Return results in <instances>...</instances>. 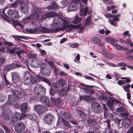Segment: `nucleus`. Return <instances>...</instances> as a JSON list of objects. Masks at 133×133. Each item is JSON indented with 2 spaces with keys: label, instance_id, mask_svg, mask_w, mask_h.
<instances>
[{
  "label": "nucleus",
  "instance_id": "27",
  "mask_svg": "<svg viewBox=\"0 0 133 133\" xmlns=\"http://www.w3.org/2000/svg\"><path fill=\"white\" fill-rule=\"evenodd\" d=\"M86 21L84 23L85 26H87L90 24H92L91 20V16H89L86 19Z\"/></svg>",
  "mask_w": 133,
  "mask_h": 133
},
{
  "label": "nucleus",
  "instance_id": "16",
  "mask_svg": "<svg viewBox=\"0 0 133 133\" xmlns=\"http://www.w3.org/2000/svg\"><path fill=\"white\" fill-rule=\"evenodd\" d=\"M12 114L10 110H5L3 113L2 116L3 118L6 120H9Z\"/></svg>",
  "mask_w": 133,
  "mask_h": 133
},
{
  "label": "nucleus",
  "instance_id": "61",
  "mask_svg": "<svg viewBox=\"0 0 133 133\" xmlns=\"http://www.w3.org/2000/svg\"><path fill=\"white\" fill-rule=\"evenodd\" d=\"M46 18H47V17L46 15V14L45 13V14L42 15L41 19V20H42Z\"/></svg>",
  "mask_w": 133,
  "mask_h": 133
},
{
  "label": "nucleus",
  "instance_id": "20",
  "mask_svg": "<svg viewBox=\"0 0 133 133\" xmlns=\"http://www.w3.org/2000/svg\"><path fill=\"white\" fill-rule=\"evenodd\" d=\"M20 9L21 12L24 13H27L28 11V6L27 4H23L21 3L20 5Z\"/></svg>",
  "mask_w": 133,
  "mask_h": 133
},
{
  "label": "nucleus",
  "instance_id": "25",
  "mask_svg": "<svg viewBox=\"0 0 133 133\" xmlns=\"http://www.w3.org/2000/svg\"><path fill=\"white\" fill-rule=\"evenodd\" d=\"M88 11V8L87 7L85 8L84 10V9H81L80 10V14L81 16H82L83 18H84L85 15Z\"/></svg>",
  "mask_w": 133,
  "mask_h": 133
},
{
  "label": "nucleus",
  "instance_id": "44",
  "mask_svg": "<svg viewBox=\"0 0 133 133\" xmlns=\"http://www.w3.org/2000/svg\"><path fill=\"white\" fill-rule=\"evenodd\" d=\"M5 62V60L4 58H0V66H1Z\"/></svg>",
  "mask_w": 133,
  "mask_h": 133
},
{
  "label": "nucleus",
  "instance_id": "11",
  "mask_svg": "<svg viewBox=\"0 0 133 133\" xmlns=\"http://www.w3.org/2000/svg\"><path fill=\"white\" fill-rule=\"evenodd\" d=\"M74 2H72L68 8V12L71 11H75L76 9V3H79L80 4L81 2L79 0H73Z\"/></svg>",
  "mask_w": 133,
  "mask_h": 133
},
{
  "label": "nucleus",
  "instance_id": "30",
  "mask_svg": "<svg viewBox=\"0 0 133 133\" xmlns=\"http://www.w3.org/2000/svg\"><path fill=\"white\" fill-rule=\"evenodd\" d=\"M62 117L65 119H67L71 117V116L69 113L66 112L63 113L62 115Z\"/></svg>",
  "mask_w": 133,
  "mask_h": 133
},
{
  "label": "nucleus",
  "instance_id": "51",
  "mask_svg": "<svg viewBox=\"0 0 133 133\" xmlns=\"http://www.w3.org/2000/svg\"><path fill=\"white\" fill-rule=\"evenodd\" d=\"M39 51L41 53L42 55H45L46 53V52L44 50H41L40 49Z\"/></svg>",
  "mask_w": 133,
  "mask_h": 133
},
{
  "label": "nucleus",
  "instance_id": "64",
  "mask_svg": "<svg viewBox=\"0 0 133 133\" xmlns=\"http://www.w3.org/2000/svg\"><path fill=\"white\" fill-rule=\"evenodd\" d=\"M117 110L120 112H123L124 110L123 108L122 107H119L117 109Z\"/></svg>",
  "mask_w": 133,
  "mask_h": 133
},
{
  "label": "nucleus",
  "instance_id": "42",
  "mask_svg": "<svg viewBox=\"0 0 133 133\" xmlns=\"http://www.w3.org/2000/svg\"><path fill=\"white\" fill-rule=\"evenodd\" d=\"M69 88L68 87H65L61 90V91L63 94H65L69 90Z\"/></svg>",
  "mask_w": 133,
  "mask_h": 133
},
{
  "label": "nucleus",
  "instance_id": "9",
  "mask_svg": "<svg viewBox=\"0 0 133 133\" xmlns=\"http://www.w3.org/2000/svg\"><path fill=\"white\" fill-rule=\"evenodd\" d=\"M47 64L44 63L42 64L41 65V72L42 76H48L51 72L50 69H46V68Z\"/></svg>",
  "mask_w": 133,
  "mask_h": 133
},
{
  "label": "nucleus",
  "instance_id": "2",
  "mask_svg": "<svg viewBox=\"0 0 133 133\" xmlns=\"http://www.w3.org/2000/svg\"><path fill=\"white\" fill-rule=\"evenodd\" d=\"M13 95H10L8 97L9 101L7 104L9 105H11L13 102L17 98H22L24 96V93L22 91H19L17 90H14L13 92Z\"/></svg>",
  "mask_w": 133,
  "mask_h": 133
},
{
  "label": "nucleus",
  "instance_id": "54",
  "mask_svg": "<svg viewBox=\"0 0 133 133\" xmlns=\"http://www.w3.org/2000/svg\"><path fill=\"white\" fill-rule=\"evenodd\" d=\"M3 128L5 130V131L8 133H10V131L8 128L6 127L5 126H3Z\"/></svg>",
  "mask_w": 133,
  "mask_h": 133
},
{
  "label": "nucleus",
  "instance_id": "60",
  "mask_svg": "<svg viewBox=\"0 0 133 133\" xmlns=\"http://www.w3.org/2000/svg\"><path fill=\"white\" fill-rule=\"evenodd\" d=\"M52 6L54 7V9H56L57 8L58 6L57 4L54 2H52Z\"/></svg>",
  "mask_w": 133,
  "mask_h": 133
},
{
  "label": "nucleus",
  "instance_id": "43",
  "mask_svg": "<svg viewBox=\"0 0 133 133\" xmlns=\"http://www.w3.org/2000/svg\"><path fill=\"white\" fill-rule=\"evenodd\" d=\"M59 83L62 85V87H63L64 85H65L66 82L65 80L62 79H59L58 81Z\"/></svg>",
  "mask_w": 133,
  "mask_h": 133
},
{
  "label": "nucleus",
  "instance_id": "5",
  "mask_svg": "<svg viewBox=\"0 0 133 133\" xmlns=\"http://www.w3.org/2000/svg\"><path fill=\"white\" fill-rule=\"evenodd\" d=\"M34 91L35 95L40 96L44 95L46 92L45 88L39 84L35 85Z\"/></svg>",
  "mask_w": 133,
  "mask_h": 133
},
{
  "label": "nucleus",
  "instance_id": "13",
  "mask_svg": "<svg viewBox=\"0 0 133 133\" xmlns=\"http://www.w3.org/2000/svg\"><path fill=\"white\" fill-rule=\"evenodd\" d=\"M20 65L18 64L14 63L9 65H6L4 67L5 71H8L15 68L21 67Z\"/></svg>",
  "mask_w": 133,
  "mask_h": 133
},
{
  "label": "nucleus",
  "instance_id": "7",
  "mask_svg": "<svg viewBox=\"0 0 133 133\" xmlns=\"http://www.w3.org/2000/svg\"><path fill=\"white\" fill-rule=\"evenodd\" d=\"M14 128L17 132L21 133L25 130V127L23 122H17L15 124Z\"/></svg>",
  "mask_w": 133,
  "mask_h": 133
},
{
  "label": "nucleus",
  "instance_id": "36",
  "mask_svg": "<svg viewBox=\"0 0 133 133\" xmlns=\"http://www.w3.org/2000/svg\"><path fill=\"white\" fill-rule=\"evenodd\" d=\"M46 14L47 18L53 17L55 16V13L52 12H49Z\"/></svg>",
  "mask_w": 133,
  "mask_h": 133
},
{
  "label": "nucleus",
  "instance_id": "38",
  "mask_svg": "<svg viewBox=\"0 0 133 133\" xmlns=\"http://www.w3.org/2000/svg\"><path fill=\"white\" fill-rule=\"evenodd\" d=\"M109 22L112 25L116 26H117V23L113 19H109Z\"/></svg>",
  "mask_w": 133,
  "mask_h": 133
},
{
  "label": "nucleus",
  "instance_id": "37",
  "mask_svg": "<svg viewBox=\"0 0 133 133\" xmlns=\"http://www.w3.org/2000/svg\"><path fill=\"white\" fill-rule=\"evenodd\" d=\"M14 38H15V39L16 40L18 41H19L20 40L21 38L25 39V37L24 36H14Z\"/></svg>",
  "mask_w": 133,
  "mask_h": 133
},
{
  "label": "nucleus",
  "instance_id": "23",
  "mask_svg": "<svg viewBox=\"0 0 133 133\" xmlns=\"http://www.w3.org/2000/svg\"><path fill=\"white\" fill-rule=\"evenodd\" d=\"M28 107V103L27 102H24L22 104L20 107L22 111L23 112H26L27 110Z\"/></svg>",
  "mask_w": 133,
  "mask_h": 133
},
{
  "label": "nucleus",
  "instance_id": "56",
  "mask_svg": "<svg viewBox=\"0 0 133 133\" xmlns=\"http://www.w3.org/2000/svg\"><path fill=\"white\" fill-rule=\"evenodd\" d=\"M5 48L4 46H2L0 47V51L3 52L5 50Z\"/></svg>",
  "mask_w": 133,
  "mask_h": 133
},
{
  "label": "nucleus",
  "instance_id": "22",
  "mask_svg": "<svg viewBox=\"0 0 133 133\" xmlns=\"http://www.w3.org/2000/svg\"><path fill=\"white\" fill-rule=\"evenodd\" d=\"M61 122H63L64 124L68 128L70 127L71 125L70 123L67 121L63 119H59L57 122V124L58 125H60ZM62 124V123H61Z\"/></svg>",
  "mask_w": 133,
  "mask_h": 133
},
{
  "label": "nucleus",
  "instance_id": "55",
  "mask_svg": "<svg viewBox=\"0 0 133 133\" xmlns=\"http://www.w3.org/2000/svg\"><path fill=\"white\" fill-rule=\"evenodd\" d=\"M127 42L129 45L131 46H132L133 45L132 43L131 42V40L130 39H128L127 40Z\"/></svg>",
  "mask_w": 133,
  "mask_h": 133
},
{
  "label": "nucleus",
  "instance_id": "32",
  "mask_svg": "<svg viewBox=\"0 0 133 133\" xmlns=\"http://www.w3.org/2000/svg\"><path fill=\"white\" fill-rule=\"evenodd\" d=\"M27 31L30 33H38V29L37 28H35L34 29H28Z\"/></svg>",
  "mask_w": 133,
  "mask_h": 133
},
{
  "label": "nucleus",
  "instance_id": "53",
  "mask_svg": "<svg viewBox=\"0 0 133 133\" xmlns=\"http://www.w3.org/2000/svg\"><path fill=\"white\" fill-rule=\"evenodd\" d=\"M5 98V97H3L1 95H0V102H3Z\"/></svg>",
  "mask_w": 133,
  "mask_h": 133
},
{
  "label": "nucleus",
  "instance_id": "47",
  "mask_svg": "<svg viewBox=\"0 0 133 133\" xmlns=\"http://www.w3.org/2000/svg\"><path fill=\"white\" fill-rule=\"evenodd\" d=\"M45 61L48 62L49 65H50L51 67H54L53 63L52 61H50L49 62H48L47 61V59H45Z\"/></svg>",
  "mask_w": 133,
  "mask_h": 133
},
{
  "label": "nucleus",
  "instance_id": "18",
  "mask_svg": "<svg viewBox=\"0 0 133 133\" xmlns=\"http://www.w3.org/2000/svg\"><path fill=\"white\" fill-rule=\"evenodd\" d=\"M40 100L42 103L48 107H49L50 106V101L47 97L44 96L41 97Z\"/></svg>",
  "mask_w": 133,
  "mask_h": 133
},
{
  "label": "nucleus",
  "instance_id": "41",
  "mask_svg": "<svg viewBox=\"0 0 133 133\" xmlns=\"http://www.w3.org/2000/svg\"><path fill=\"white\" fill-rule=\"evenodd\" d=\"M118 40L116 39H114L112 38L111 41L110 42L112 44V45L114 46L115 44H116L118 42Z\"/></svg>",
  "mask_w": 133,
  "mask_h": 133
},
{
  "label": "nucleus",
  "instance_id": "29",
  "mask_svg": "<svg viewBox=\"0 0 133 133\" xmlns=\"http://www.w3.org/2000/svg\"><path fill=\"white\" fill-rule=\"evenodd\" d=\"M83 89L85 92L88 94H91L94 93V91L91 89L83 88Z\"/></svg>",
  "mask_w": 133,
  "mask_h": 133
},
{
  "label": "nucleus",
  "instance_id": "19",
  "mask_svg": "<svg viewBox=\"0 0 133 133\" xmlns=\"http://www.w3.org/2000/svg\"><path fill=\"white\" fill-rule=\"evenodd\" d=\"M9 51L11 54H16L18 55L19 58L21 59L19 55L22 52V50L15 48L9 50Z\"/></svg>",
  "mask_w": 133,
  "mask_h": 133
},
{
  "label": "nucleus",
  "instance_id": "14",
  "mask_svg": "<svg viewBox=\"0 0 133 133\" xmlns=\"http://www.w3.org/2000/svg\"><path fill=\"white\" fill-rule=\"evenodd\" d=\"M37 29L38 33H39L40 32L44 33L54 32L56 31V29H49L41 26H39L37 28Z\"/></svg>",
  "mask_w": 133,
  "mask_h": 133
},
{
  "label": "nucleus",
  "instance_id": "33",
  "mask_svg": "<svg viewBox=\"0 0 133 133\" xmlns=\"http://www.w3.org/2000/svg\"><path fill=\"white\" fill-rule=\"evenodd\" d=\"M81 18L78 17L76 15L74 19L72 22L74 24H77L80 21Z\"/></svg>",
  "mask_w": 133,
  "mask_h": 133
},
{
  "label": "nucleus",
  "instance_id": "58",
  "mask_svg": "<svg viewBox=\"0 0 133 133\" xmlns=\"http://www.w3.org/2000/svg\"><path fill=\"white\" fill-rule=\"evenodd\" d=\"M106 122L108 124V128L110 129V120L109 119L107 120L106 121Z\"/></svg>",
  "mask_w": 133,
  "mask_h": 133
},
{
  "label": "nucleus",
  "instance_id": "3",
  "mask_svg": "<svg viewBox=\"0 0 133 133\" xmlns=\"http://www.w3.org/2000/svg\"><path fill=\"white\" fill-rule=\"evenodd\" d=\"M24 80L22 83L25 85L34 84L36 82L35 78L33 76H30V75L28 72H25L24 74Z\"/></svg>",
  "mask_w": 133,
  "mask_h": 133
},
{
  "label": "nucleus",
  "instance_id": "17",
  "mask_svg": "<svg viewBox=\"0 0 133 133\" xmlns=\"http://www.w3.org/2000/svg\"><path fill=\"white\" fill-rule=\"evenodd\" d=\"M12 82L15 83L18 82L20 80V78L17 72H13L11 73Z\"/></svg>",
  "mask_w": 133,
  "mask_h": 133
},
{
  "label": "nucleus",
  "instance_id": "35",
  "mask_svg": "<svg viewBox=\"0 0 133 133\" xmlns=\"http://www.w3.org/2000/svg\"><path fill=\"white\" fill-rule=\"evenodd\" d=\"M114 46L116 49L119 50H122L124 49V47L123 46L117 44H115Z\"/></svg>",
  "mask_w": 133,
  "mask_h": 133
},
{
  "label": "nucleus",
  "instance_id": "59",
  "mask_svg": "<svg viewBox=\"0 0 133 133\" xmlns=\"http://www.w3.org/2000/svg\"><path fill=\"white\" fill-rule=\"evenodd\" d=\"M126 133H133V127L130 128Z\"/></svg>",
  "mask_w": 133,
  "mask_h": 133
},
{
  "label": "nucleus",
  "instance_id": "46",
  "mask_svg": "<svg viewBox=\"0 0 133 133\" xmlns=\"http://www.w3.org/2000/svg\"><path fill=\"white\" fill-rule=\"evenodd\" d=\"M75 25V26L77 25L78 26L76 28H70V29H69L70 30H71V29H76L80 28V29L82 30V29H84V27H80V25Z\"/></svg>",
  "mask_w": 133,
  "mask_h": 133
},
{
  "label": "nucleus",
  "instance_id": "48",
  "mask_svg": "<svg viewBox=\"0 0 133 133\" xmlns=\"http://www.w3.org/2000/svg\"><path fill=\"white\" fill-rule=\"evenodd\" d=\"M117 83L119 85H121L122 84H124L125 82L123 80H119L118 81Z\"/></svg>",
  "mask_w": 133,
  "mask_h": 133
},
{
  "label": "nucleus",
  "instance_id": "52",
  "mask_svg": "<svg viewBox=\"0 0 133 133\" xmlns=\"http://www.w3.org/2000/svg\"><path fill=\"white\" fill-rule=\"evenodd\" d=\"M106 17L108 18H112V17L113 16V15H111V14H106L104 15Z\"/></svg>",
  "mask_w": 133,
  "mask_h": 133
},
{
  "label": "nucleus",
  "instance_id": "26",
  "mask_svg": "<svg viewBox=\"0 0 133 133\" xmlns=\"http://www.w3.org/2000/svg\"><path fill=\"white\" fill-rule=\"evenodd\" d=\"M86 122L90 126H94L97 123V122L95 120L91 119L87 120Z\"/></svg>",
  "mask_w": 133,
  "mask_h": 133
},
{
  "label": "nucleus",
  "instance_id": "12",
  "mask_svg": "<svg viewBox=\"0 0 133 133\" xmlns=\"http://www.w3.org/2000/svg\"><path fill=\"white\" fill-rule=\"evenodd\" d=\"M54 118V116L51 114L45 115L43 117L44 121L46 123L51 124Z\"/></svg>",
  "mask_w": 133,
  "mask_h": 133
},
{
  "label": "nucleus",
  "instance_id": "40",
  "mask_svg": "<svg viewBox=\"0 0 133 133\" xmlns=\"http://www.w3.org/2000/svg\"><path fill=\"white\" fill-rule=\"evenodd\" d=\"M130 84H127L125 86L123 85V88L125 91L128 92L129 91V88L130 87Z\"/></svg>",
  "mask_w": 133,
  "mask_h": 133
},
{
  "label": "nucleus",
  "instance_id": "10",
  "mask_svg": "<svg viewBox=\"0 0 133 133\" xmlns=\"http://www.w3.org/2000/svg\"><path fill=\"white\" fill-rule=\"evenodd\" d=\"M91 108L93 111L97 113L101 112V106L99 104L96 102H93L91 103Z\"/></svg>",
  "mask_w": 133,
  "mask_h": 133
},
{
  "label": "nucleus",
  "instance_id": "63",
  "mask_svg": "<svg viewBox=\"0 0 133 133\" xmlns=\"http://www.w3.org/2000/svg\"><path fill=\"white\" fill-rule=\"evenodd\" d=\"M84 77L86 79H91L92 80H94L93 78H92L89 76H84Z\"/></svg>",
  "mask_w": 133,
  "mask_h": 133
},
{
  "label": "nucleus",
  "instance_id": "24",
  "mask_svg": "<svg viewBox=\"0 0 133 133\" xmlns=\"http://www.w3.org/2000/svg\"><path fill=\"white\" fill-rule=\"evenodd\" d=\"M119 103V101L117 99H112V100H110L109 102L108 103V105L110 107H111L114 104H116Z\"/></svg>",
  "mask_w": 133,
  "mask_h": 133
},
{
  "label": "nucleus",
  "instance_id": "8",
  "mask_svg": "<svg viewBox=\"0 0 133 133\" xmlns=\"http://www.w3.org/2000/svg\"><path fill=\"white\" fill-rule=\"evenodd\" d=\"M7 14L8 16H6L11 19H17L19 17L18 13L16 10L10 9L8 11Z\"/></svg>",
  "mask_w": 133,
  "mask_h": 133
},
{
  "label": "nucleus",
  "instance_id": "4",
  "mask_svg": "<svg viewBox=\"0 0 133 133\" xmlns=\"http://www.w3.org/2000/svg\"><path fill=\"white\" fill-rule=\"evenodd\" d=\"M34 12L31 14L29 16L24 18V20L27 21L29 20H33L34 19H38L41 14V12L39 8H34Z\"/></svg>",
  "mask_w": 133,
  "mask_h": 133
},
{
  "label": "nucleus",
  "instance_id": "21",
  "mask_svg": "<svg viewBox=\"0 0 133 133\" xmlns=\"http://www.w3.org/2000/svg\"><path fill=\"white\" fill-rule=\"evenodd\" d=\"M27 117L30 119L35 121L37 119V116L35 114L30 113L26 114L25 116Z\"/></svg>",
  "mask_w": 133,
  "mask_h": 133
},
{
  "label": "nucleus",
  "instance_id": "34",
  "mask_svg": "<svg viewBox=\"0 0 133 133\" xmlns=\"http://www.w3.org/2000/svg\"><path fill=\"white\" fill-rule=\"evenodd\" d=\"M38 78L39 80L41 81H43L47 83H48L49 82V81L47 78H43L39 76Z\"/></svg>",
  "mask_w": 133,
  "mask_h": 133
},
{
  "label": "nucleus",
  "instance_id": "45",
  "mask_svg": "<svg viewBox=\"0 0 133 133\" xmlns=\"http://www.w3.org/2000/svg\"><path fill=\"white\" fill-rule=\"evenodd\" d=\"M79 44L77 43H75L74 44H70V46L72 48H76L79 46Z\"/></svg>",
  "mask_w": 133,
  "mask_h": 133
},
{
  "label": "nucleus",
  "instance_id": "50",
  "mask_svg": "<svg viewBox=\"0 0 133 133\" xmlns=\"http://www.w3.org/2000/svg\"><path fill=\"white\" fill-rule=\"evenodd\" d=\"M113 16L112 17V18H113V20H114L115 21H119V18L118 17H117L115 16V15H113Z\"/></svg>",
  "mask_w": 133,
  "mask_h": 133
},
{
  "label": "nucleus",
  "instance_id": "49",
  "mask_svg": "<svg viewBox=\"0 0 133 133\" xmlns=\"http://www.w3.org/2000/svg\"><path fill=\"white\" fill-rule=\"evenodd\" d=\"M132 52H133V49H131L126 52L125 54L127 55H128Z\"/></svg>",
  "mask_w": 133,
  "mask_h": 133
},
{
  "label": "nucleus",
  "instance_id": "31",
  "mask_svg": "<svg viewBox=\"0 0 133 133\" xmlns=\"http://www.w3.org/2000/svg\"><path fill=\"white\" fill-rule=\"evenodd\" d=\"M92 42L94 43H99L101 41V39L97 37H95L92 39Z\"/></svg>",
  "mask_w": 133,
  "mask_h": 133
},
{
  "label": "nucleus",
  "instance_id": "15",
  "mask_svg": "<svg viewBox=\"0 0 133 133\" xmlns=\"http://www.w3.org/2000/svg\"><path fill=\"white\" fill-rule=\"evenodd\" d=\"M34 109L39 114H42L44 112V107L43 105H36L35 106Z\"/></svg>",
  "mask_w": 133,
  "mask_h": 133
},
{
  "label": "nucleus",
  "instance_id": "6",
  "mask_svg": "<svg viewBox=\"0 0 133 133\" xmlns=\"http://www.w3.org/2000/svg\"><path fill=\"white\" fill-rule=\"evenodd\" d=\"M25 114L16 112L11 118V122L13 125L18 120L23 119V117L25 116Z\"/></svg>",
  "mask_w": 133,
  "mask_h": 133
},
{
  "label": "nucleus",
  "instance_id": "28",
  "mask_svg": "<svg viewBox=\"0 0 133 133\" xmlns=\"http://www.w3.org/2000/svg\"><path fill=\"white\" fill-rule=\"evenodd\" d=\"M80 99L81 101L84 100L88 101L90 99V97L89 96H80Z\"/></svg>",
  "mask_w": 133,
  "mask_h": 133
},
{
  "label": "nucleus",
  "instance_id": "62",
  "mask_svg": "<svg viewBox=\"0 0 133 133\" xmlns=\"http://www.w3.org/2000/svg\"><path fill=\"white\" fill-rule=\"evenodd\" d=\"M64 66L67 69H68L69 68V66L67 64L65 63L63 64Z\"/></svg>",
  "mask_w": 133,
  "mask_h": 133
},
{
  "label": "nucleus",
  "instance_id": "39",
  "mask_svg": "<svg viewBox=\"0 0 133 133\" xmlns=\"http://www.w3.org/2000/svg\"><path fill=\"white\" fill-rule=\"evenodd\" d=\"M19 3V1H16L11 4L10 7L12 8H15L18 6Z\"/></svg>",
  "mask_w": 133,
  "mask_h": 133
},
{
  "label": "nucleus",
  "instance_id": "1",
  "mask_svg": "<svg viewBox=\"0 0 133 133\" xmlns=\"http://www.w3.org/2000/svg\"><path fill=\"white\" fill-rule=\"evenodd\" d=\"M54 23L56 25L58 24L59 25H61L62 27L60 28H56L54 29L56 30V31L61 30H64L68 28H76L78 26H75L72 24L68 25L67 21L65 20L60 17H57L54 19Z\"/></svg>",
  "mask_w": 133,
  "mask_h": 133
},
{
  "label": "nucleus",
  "instance_id": "57",
  "mask_svg": "<svg viewBox=\"0 0 133 133\" xmlns=\"http://www.w3.org/2000/svg\"><path fill=\"white\" fill-rule=\"evenodd\" d=\"M67 38H64L62 39L60 41V43H62L65 42Z\"/></svg>",
  "mask_w": 133,
  "mask_h": 133
}]
</instances>
